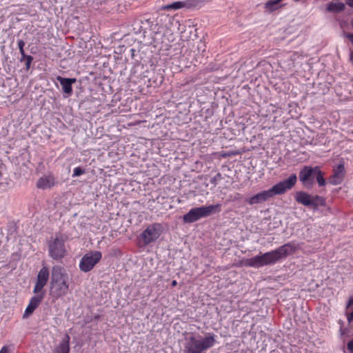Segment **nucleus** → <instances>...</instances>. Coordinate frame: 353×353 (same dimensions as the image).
Returning a JSON list of instances; mask_svg holds the SVG:
<instances>
[{
    "label": "nucleus",
    "instance_id": "0eeeda50",
    "mask_svg": "<svg viewBox=\"0 0 353 353\" xmlns=\"http://www.w3.org/2000/svg\"><path fill=\"white\" fill-rule=\"evenodd\" d=\"M163 227L161 223H154L148 225L139 236L140 241L144 245H148L157 241L163 232Z\"/></svg>",
    "mask_w": 353,
    "mask_h": 353
},
{
    "label": "nucleus",
    "instance_id": "4be33fe9",
    "mask_svg": "<svg viewBox=\"0 0 353 353\" xmlns=\"http://www.w3.org/2000/svg\"><path fill=\"white\" fill-rule=\"evenodd\" d=\"M222 179V175L220 172H218L215 176L210 179V183L216 185L218 182Z\"/></svg>",
    "mask_w": 353,
    "mask_h": 353
},
{
    "label": "nucleus",
    "instance_id": "9b49d317",
    "mask_svg": "<svg viewBox=\"0 0 353 353\" xmlns=\"http://www.w3.org/2000/svg\"><path fill=\"white\" fill-rule=\"evenodd\" d=\"M44 298V292H41L40 294H37V295L32 296L26 307L25 312L23 314V319H27L30 316H31L34 310L39 307L42 300Z\"/></svg>",
    "mask_w": 353,
    "mask_h": 353
},
{
    "label": "nucleus",
    "instance_id": "a878e982",
    "mask_svg": "<svg viewBox=\"0 0 353 353\" xmlns=\"http://www.w3.org/2000/svg\"><path fill=\"white\" fill-rule=\"evenodd\" d=\"M347 349L350 351V353H353V339L347 342Z\"/></svg>",
    "mask_w": 353,
    "mask_h": 353
},
{
    "label": "nucleus",
    "instance_id": "72a5a7b5",
    "mask_svg": "<svg viewBox=\"0 0 353 353\" xmlns=\"http://www.w3.org/2000/svg\"><path fill=\"white\" fill-rule=\"evenodd\" d=\"M241 198V196L239 193H236L234 197V200H238Z\"/></svg>",
    "mask_w": 353,
    "mask_h": 353
},
{
    "label": "nucleus",
    "instance_id": "423d86ee",
    "mask_svg": "<svg viewBox=\"0 0 353 353\" xmlns=\"http://www.w3.org/2000/svg\"><path fill=\"white\" fill-rule=\"evenodd\" d=\"M221 210V204L220 203L193 208L183 216V222L184 223H192L202 218L208 217L212 214L219 213Z\"/></svg>",
    "mask_w": 353,
    "mask_h": 353
},
{
    "label": "nucleus",
    "instance_id": "1a4fd4ad",
    "mask_svg": "<svg viewBox=\"0 0 353 353\" xmlns=\"http://www.w3.org/2000/svg\"><path fill=\"white\" fill-rule=\"evenodd\" d=\"M316 166H304L299 172V180L305 187H311L314 183Z\"/></svg>",
    "mask_w": 353,
    "mask_h": 353
},
{
    "label": "nucleus",
    "instance_id": "b1692460",
    "mask_svg": "<svg viewBox=\"0 0 353 353\" xmlns=\"http://www.w3.org/2000/svg\"><path fill=\"white\" fill-rule=\"evenodd\" d=\"M34 58L33 57H32L31 55L28 56V57H27V59L25 60L26 63H25V65H26V70H29V69L30 68V66H31V63L33 61Z\"/></svg>",
    "mask_w": 353,
    "mask_h": 353
},
{
    "label": "nucleus",
    "instance_id": "2f4dec72",
    "mask_svg": "<svg viewBox=\"0 0 353 353\" xmlns=\"http://www.w3.org/2000/svg\"><path fill=\"white\" fill-rule=\"evenodd\" d=\"M346 4L353 8V0H346Z\"/></svg>",
    "mask_w": 353,
    "mask_h": 353
},
{
    "label": "nucleus",
    "instance_id": "cd10ccee",
    "mask_svg": "<svg viewBox=\"0 0 353 353\" xmlns=\"http://www.w3.org/2000/svg\"><path fill=\"white\" fill-rule=\"evenodd\" d=\"M353 305V296H351L349 298L347 304H346V308L350 307Z\"/></svg>",
    "mask_w": 353,
    "mask_h": 353
},
{
    "label": "nucleus",
    "instance_id": "c85d7f7f",
    "mask_svg": "<svg viewBox=\"0 0 353 353\" xmlns=\"http://www.w3.org/2000/svg\"><path fill=\"white\" fill-rule=\"evenodd\" d=\"M21 55V57L20 59V62H23L24 61L27 57H28L29 55H27L25 52H20Z\"/></svg>",
    "mask_w": 353,
    "mask_h": 353
},
{
    "label": "nucleus",
    "instance_id": "f3484780",
    "mask_svg": "<svg viewBox=\"0 0 353 353\" xmlns=\"http://www.w3.org/2000/svg\"><path fill=\"white\" fill-rule=\"evenodd\" d=\"M70 336L65 334V337L60 342L57 348V353H69L70 352Z\"/></svg>",
    "mask_w": 353,
    "mask_h": 353
},
{
    "label": "nucleus",
    "instance_id": "a211bd4d",
    "mask_svg": "<svg viewBox=\"0 0 353 353\" xmlns=\"http://www.w3.org/2000/svg\"><path fill=\"white\" fill-rule=\"evenodd\" d=\"M326 205L325 199L323 196L316 195L312 196V207L314 210H317L319 207H323Z\"/></svg>",
    "mask_w": 353,
    "mask_h": 353
},
{
    "label": "nucleus",
    "instance_id": "f257e3e1",
    "mask_svg": "<svg viewBox=\"0 0 353 353\" xmlns=\"http://www.w3.org/2000/svg\"><path fill=\"white\" fill-rule=\"evenodd\" d=\"M296 250L295 244L292 242L285 243L278 248L265 253L259 254L243 261V265L254 268H260L263 266L274 265L285 259L288 256L293 254Z\"/></svg>",
    "mask_w": 353,
    "mask_h": 353
},
{
    "label": "nucleus",
    "instance_id": "ddd939ff",
    "mask_svg": "<svg viewBox=\"0 0 353 353\" xmlns=\"http://www.w3.org/2000/svg\"><path fill=\"white\" fill-rule=\"evenodd\" d=\"M345 168L343 164H339L334 170V173L330 176L329 182L332 185H336L341 184L344 179Z\"/></svg>",
    "mask_w": 353,
    "mask_h": 353
},
{
    "label": "nucleus",
    "instance_id": "dca6fc26",
    "mask_svg": "<svg viewBox=\"0 0 353 353\" xmlns=\"http://www.w3.org/2000/svg\"><path fill=\"white\" fill-rule=\"evenodd\" d=\"M283 0H268L264 4V8L269 13L273 12L274 11L279 9L280 8L285 6V4H281Z\"/></svg>",
    "mask_w": 353,
    "mask_h": 353
},
{
    "label": "nucleus",
    "instance_id": "c756f323",
    "mask_svg": "<svg viewBox=\"0 0 353 353\" xmlns=\"http://www.w3.org/2000/svg\"><path fill=\"white\" fill-rule=\"evenodd\" d=\"M345 37L350 39L351 43L353 44V33H347L346 34Z\"/></svg>",
    "mask_w": 353,
    "mask_h": 353
},
{
    "label": "nucleus",
    "instance_id": "f8f14e48",
    "mask_svg": "<svg viewBox=\"0 0 353 353\" xmlns=\"http://www.w3.org/2000/svg\"><path fill=\"white\" fill-rule=\"evenodd\" d=\"M57 80L60 83L62 90L67 97L71 96L73 92L72 84L77 81V79L75 78H65L58 76Z\"/></svg>",
    "mask_w": 353,
    "mask_h": 353
},
{
    "label": "nucleus",
    "instance_id": "39448f33",
    "mask_svg": "<svg viewBox=\"0 0 353 353\" xmlns=\"http://www.w3.org/2000/svg\"><path fill=\"white\" fill-rule=\"evenodd\" d=\"M65 239L61 234H55L47 241L48 256L57 262H61L67 255Z\"/></svg>",
    "mask_w": 353,
    "mask_h": 353
},
{
    "label": "nucleus",
    "instance_id": "5701e85b",
    "mask_svg": "<svg viewBox=\"0 0 353 353\" xmlns=\"http://www.w3.org/2000/svg\"><path fill=\"white\" fill-rule=\"evenodd\" d=\"M85 172V170L83 169L81 167H77L73 170L72 177L79 176L84 174Z\"/></svg>",
    "mask_w": 353,
    "mask_h": 353
},
{
    "label": "nucleus",
    "instance_id": "7c9ffc66",
    "mask_svg": "<svg viewBox=\"0 0 353 353\" xmlns=\"http://www.w3.org/2000/svg\"><path fill=\"white\" fill-rule=\"evenodd\" d=\"M0 353H9V350H8V347L7 346H3L1 350H0Z\"/></svg>",
    "mask_w": 353,
    "mask_h": 353
},
{
    "label": "nucleus",
    "instance_id": "c9c22d12",
    "mask_svg": "<svg viewBox=\"0 0 353 353\" xmlns=\"http://www.w3.org/2000/svg\"><path fill=\"white\" fill-rule=\"evenodd\" d=\"M293 1H295V2H299V1H300L301 0H293Z\"/></svg>",
    "mask_w": 353,
    "mask_h": 353
},
{
    "label": "nucleus",
    "instance_id": "473e14b6",
    "mask_svg": "<svg viewBox=\"0 0 353 353\" xmlns=\"http://www.w3.org/2000/svg\"><path fill=\"white\" fill-rule=\"evenodd\" d=\"M135 52H136V50L135 49H134V48H131L130 49V54H131L132 59L134 58Z\"/></svg>",
    "mask_w": 353,
    "mask_h": 353
},
{
    "label": "nucleus",
    "instance_id": "6e6552de",
    "mask_svg": "<svg viewBox=\"0 0 353 353\" xmlns=\"http://www.w3.org/2000/svg\"><path fill=\"white\" fill-rule=\"evenodd\" d=\"M102 258L99 251H92L86 253L79 262V269L83 272H88L97 264Z\"/></svg>",
    "mask_w": 353,
    "mask_h": 353
},
{
    "label": "nucleus",
    "instance_id": "4468645a",
    "mask_svg": "<svg viewBox=\"0 0 353 353\" xmlns=\"http://www.w3.org/2000/svg\"><path fill=\"white\" fill-rule=\"evenodd\" d=\"M55 184V179L51 175L43 176L39 178L37 182V187L39 189L46 190L51 188Z\"/></svg>",
    "mask_w": 353,
    "mask_h": 353
},
{
    "label": "nucleus",
    "instance_id": "393cba45",
    "mask_svg": "<svg viewBox=\"0 0 353 353\" xmlns=\"http://www.w3.org/2000/svg\"><path fill=\"white\" fill-rule=\"evenodd\" d=\"M17 44H18V48H19V52H25L24 51V46L26 45L25 41L22 39H19L17 41Z\"/></svg>",
    "mask_w": 353,
    "mask_h": 353
},
{
    "label": "nucleus",
    "instance_id": "f704fd0d",
    "mask_svg": "<svg viewBox=\"0 0 353 353\" xmlns=\"http://www.w3.org/2000/svg\"><path fill=\"white\" fill-rule=\"evenodd\" d=\"M176 285H177V282H176V281L174 280V281H172V283H171V285H172V287H174V286H176Z\"/></svg>",
    "mask_w": 353,
    "mask_h": 353
},
{
    "label": "nucleus",
    "instance_id": "7ed1b4c3",
    "mask_svg": "<svg viewBox=\"0 0 353 353\" xmlns=\"http://www.w3.org/2000/svg\"><path fill=\"white\" fill-rule=\"evenodd\" d=\"M69 277L65 269L61 265L52 268L50 283V294L54 299H59L68 293Z\"/></svg>",
    "mask_w": 353,
    "mask_h": 353
},
{
    "label": "nucleus",
    "instance_id": "6ab92c4d",
    "mask_svg": "<svg viewBox=\"0 0 353 353\" xmlns=\"http://www.w3.org/2000/svg\"><path fill=\"white\" fill-rule=\"evenodd\" d=\"M345 6L343 3H330L327 6V10L330 12H340L345 10Z\"/></svg>",
    "mask_w": 353,
    "mask_h": 353
},
{
    "label": "nucleus",
    "instance_id": "20e7f679",
    "mask_svg": "<svg viewBox=\"0 0 353 353\" xmlns=\"http://www.w3.org/2000/svg\"><path fill=\"white\" fill-rule=\"evenodd\" d=\"M215 336L210 334L201 340L197 339L194 336H190L185 339L183 353H202L203 351L211 348L216 343Z\"/></svg>",
    "mask_w": 353,
    "mask_h": 353
},
{
    "label": "nucleus",
    "instance_id": "f03ea898",
    "mask_svg": "<svg viewBox=\"0 0 353 353\" xmlns=\"http://www.w3.org/2000/svg\"><path fill=\"white\" fill-rule=\"evenodd\" d=\"M297 181L295 174H291L287 179L280 181L268 190H263L258 194L248 198L245 201L250 205L258 204L266 201L275 195L284 194L287 190H291Z\"/></svg>",
    "mask_w": 353,
    "mask_h": 353
},
{
    "label": "nucleus",
    "instance_id": "412c9836",
    "mask_svg": "<svg viewBox=\"0 0 353 353\" xmlns=\"http://www.w3.org/2000/svg\"><path fill=\"white\" fill-rule=\"evenodd\" d=\"M315 178L319 186H324L326 181L324 178V173L321 170L319 166H316Z\"/></svg>",
    "mask_w": 353,
    "mask_h": 353
},
{
    "label": "nucleus",
    "instance_id": "9d476101",
    "mask_svg": "<svg viewBox=\"0 0 353 353\" xmlns=\"http://www.w3.org/2000/svg\"><path fill=\"white\" fill-rule=\"evenodd\" d=\"M49 270L47 267L43 266L41 268L38 272L36 283L33 290V292L34 294H40L43 292V288L45 287L49 280Z\"/></svg>",
    "mask_w": 353,
    "mask_h": 353
},
{
    "label": "nucleus",
    "instance_id": "2eb2a0df",
    "mask_svg": "<svg viewBox=\"0 0 353 353\" xmlns=\"http://www.w3.org/2000/svg\"><path fill=\"white\" fill-rule=\"evenodd\" d=\"M295 200L299 203L310 207L312 204V196L305 192H298L295 194Z\"/></svg>",
    "mask_w": 353,
    "mask_h": 353
},
{
    "label": "nucleus",
    "instance_id": "aec40b11",
    "mask_svg": "<svg viewBox=\"0 0 353 353\" xmlns=\"http://www.w3.org/2000/svg\"><path fill=\"white\" fill-rule=\"evenodd\" d=\"M186 3L184 1H176L170 4H167L163 7V10H179L185 7Z\"/></svg>",
    "mask_w": 353,
    "mask_h": 353
},
{
    "label": "nucleus",
    "instance_id": "bb28decb",
    "mask_svg": "<svg viewBox=\"0 0 353 353\" xmlns=\"http://www.w3.org/2000/svg\"><path fill=\"white\" fill-rule=\"evenodd\" d=\"M347 320L349 323L353 322V311L349 314H347Z\"/></svg>",
    "mask_w": 353,
    "mask_h": 353
}]
</instances>
